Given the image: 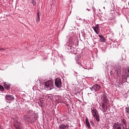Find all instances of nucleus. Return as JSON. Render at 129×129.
<instances>
[{
  "mask_svg": "<svg viewBox=\"0 0 129 129\" xmlns=\"http://www.w3.org/2000/svg\"><path fill=\"white\" fill-rule=\"evenodd\" d=\"M4 87L5 89H7V90H10V89H11V84L5 82L4 83Z\"/></svg>",
  "mask_w": 129,
  "mask_h": 129,
  "instance_id": "nucleus-12",
  "label": "nucleus"
},
{
  "mask_svg": "<svg viewBox=\"0 0 129 129\" xmlns=\"http://www.w3.org/2000/svg\"><path fill=\"white\" fill-rule=\"evenodd\" d=\"M31 4H32L33 6H36V2H35V1H32Z\"/></svg>",
  "mask_w": 129,
  "mask_h": 129,
  "instance_id": "nucleus-21",
  "label": "nucleus"
},
{
  "mask_svg": "<svg viewBox=\"0 0 129 129\" xmlns=\"http://www.w3.org/2000/svg\"><path fill=\"white\" fill-rule=\"evenodd\" d=\"M91 112L92 113L93 116H94V117L95 116H96L97 115H98L99 114H98V111H97V110H96L95 108H93L92 111Z\"/></svg>",
  "mask_w": 129,
  "mask_h": 129,
  "instance_id": "nucleus-11",
  "label": "nucleus"
},
{
  "mask_svg": "<svg viewBox=\"0 0 129 129\" xmlns=\"http://www.w3.org/2000/svg\"><path fill=\"white\" fill-rule=\"evenodd\" d=\"M100 88H101L100 86L98 84H96L92 87L91 90L92 91H98L100 90Z\"/></svg>",
  "mask_w": 129,
  "mask_h": 129,
  "instance_id": "nucleus-7",
  "label": "nucleus"
},
{
  "mask_svg": "<svg viewBox=\"0 0 129 129\" xmlns=\"http://www.w3.org/2000/svg\"><path fill=\"white\" fill-rule=\"evenodd\" d=\"M44 88L47 90H52L54 88V82L52 80H48L44 82Z\"/></svg>",
  "mask_w": 129,
  "mask_h": 129,
  "instance_id": "nucleus-2",
  "label": "nucleus"
},
{
  "mask_svg": "<svg viewBox=\"0 0 129 129\" xmlns=\"http://www.w3.org/2000/svg\"><path fill=\"white\" fill-rule=\"evenodd\" d=\"M121 123H122L121 124L122 125L123 128H124V126L125 125H127L126 120H125V119L122 118L121 119ZM123 125H124V126H123Z\"/></svg>",
  "mask_w": 129,
  "mask_h": 129,
  "instance_id": "nucleus-13",
  "label": "nucleus"
},
{
  "mask_svg": "<svg viewBox=\"0 0 129 129\" xmlns=\"http://www.w3.org/2000/svg\"><path fill=\"white\" fill-rule=\"evenodd\" d=\"M6 99L8 101H12V100H14L15 99V97L13 95H6Z\"/></svg>",
  "mask_w": 129,
  "mask_h": 129,
  "instance_id": "nucleus-9",
  "label": "nucleus"
},
{
  "mask_svg": "<svg viewBox=\"0 0 129 129\" xmlns=\"http://www.w3.org/2000/svg\"><path fill=\"white\" fill-rule=\"evenodd\" d=\"M124 129H129V125L128 126L127 125H126L125 126H124Z\"/></svg>",
  "mask_w": 129,
  "mask_h": 129,
  "instance_id": "nucleus-20",
  "label": "nucleus"
},
{
  "mask_svg": "<svg viewBox=\"0 0 129 129\" xmlns=\"http://www.w3.org/2000/svg\"><path fill=\"white\" fill-rule=\"evenodd\" d=\"M126 112L129 114V107H126L125 108Z\"/></svg>",
  "mask_w": 129,
  "mask_h": 129,
  "instance_id": "nucleus-18",
  "label": "nucleus"
},
{
  "mask_svg": "<svg viewBox=\"0 0 129 129\" xmlns=\"http://www.w3.org/2000/svg\"><path fill=\"white\" fill-rule=\"evenodd\" d=\"M14 126L16 129H22V124L19 122V118L17 117L14 118Z\"/></svg>",
  "mask_w": 129,
  "mask_h": 129,
  "instance_id": "nucleus-4",
  "label": "nucleus"
},
{
  "mask_svg": "<svg viewBox=\"0 0 129 129\" xmlns=\"http://www.w3.org/2000/svg\"><path fill=\"white\" fill-rule=\"evenodd\" d=\"M94 118L97 120V121L99 122L100 121V119H99V114L97 115V116L94 117Z\"/></svg>",
  "mask_w": 129,
  "mask_h": 129,
  "instance_id": "nucleus-15",
  "label": "nucleus"
},
{
  "mask_svg": "<svg viewBox=\"0 0 129 129\" xmlns=\"http://www.w3.org/2000/svg\"><path fill=\"white\" fill-rule=\"evenodd\" d=\"M0 90H1V91H4V90H5V88H4V87L1 85H0Z\"/></svg>",
  "mask_w": 129,
  "mask_h": 129,
  "instance_id": "nucleus-19",
  "label": "nucleus"
},
{
  "mask_svg": "<svg viewBox=\"0 0 129 129\" xmlns=\"http://www.w3.org/2000/svg\"><path fill=\"white\" fill-rule=\"evenodd\" d=\"M122 125L119 122L115 123L113 125V129H121Z\"/></svg>",
  "mask_w": 129,
  "mask_h": 129,
  "instance_id": "nucleus-8",
  "label": "nucleus"
},
{
  "mask_svg": "<svg viewBox=\"0 0 129 129\" xmlns=\"http://www.w3.org/2000/svg\"><path fill=\"white\" fill-rule=\"evenodd\" d=\"M92 28L95 33H96V34H97V35H98L99 33H100V28H99V26L98 25V24L96 25L95 26H93Z\"/></svg>",
  "mask_w": 129,
  "mask_h": 129,
  "instance_id": "nucleus-6",
  "label": "nucleus"
},
{
  "mask_svg": "<svg viewBox=\"0 0 129 129\" xmlns=\"http://www.w3.org/2000/svg\"><path fill=\"white\" fill-rule=\"evenodd\" d=\"M2 128V125H0V129Z\"/></svg>",
  "mask_w": 129,
  "mask_h": 129,
  "instance_id": "nucleus-24",
  "label": "nucleus"
},
{
  "mask_svg": "<svg viewBox=\"0 0 129 129\" xmlns=\"http://www.w3.org/2000/svg\"><path fill=\"white\" fill-rule=\"evenodd\" d=\"M99 38H100V39H101V38L103 37V36H102V35H99Z\"/></svg>",
  "mask_w": 129,
  "mask_h": 129,
  "instance_id": "nucleus-22",
  "label": "nucleus"
},
{
  "mask_svg": "<svg viewBox=\"0 0 129 129\" xmlns=\"http://www.w3.org/2000/svg\"><path fill=\"white\" fill-rule=\"evenodd\" d=\"M100 42H105V39H104V38L103 37L100 39Z\"/></svg>",
  "mask_w": 129,
  "mask_h": 129,
  "instance_id": "nucleus-17",
  "label": "nucleus"
},
{
  "mask_svg": "<svg viewBox=\"0 0 129 129\" xmlns=\"http://www.w3.org/2000/svg\"><path fill=\"white\" fill-rule=\"evenodd\" d=\"M0 50H3V51H5V48L0 47Z\"/></svg>",
  "mask_w": 129,
  "mask_h": 129,
  "instance_id": "nucleus-23",
  "label": "nucleus"
},
{
  "mask_svg": "<svg viewBox=\"0 0 129 129\" xmlns=\"http://www.w3.org/2000/svg\"><path fill=\"white\" fill-rule=\"evenodd\" d=\"M23 119L25 120L26 122H32V118L31 117H29L28 116H27L26 115H24L23 116Z\"/></svg>",
  "mask_w": 129,
  "mask_h": 129,
  "instance_id": "nucleus-10",
  "label": "nucleus"
},
{
  "mask_svg": "<svg viewBox=\"0 0 129 129\" xmlns=\"http://www.w3.org/2000/svg\"><path fill=\"white\" fill-rule=\"evenodd\" d=\"M86 124L88 128H90V123H89V121H88V118H86Z\"/></svg>",
  "mask_w": 129,
  "mask_h": 129,
  "instance_id": "nucleus-14",
  "label": "nucleus"
},
{
  "mask_svg": "<svg viewBox=\"0 0 129 129\" xmlns=\"http://www.w3.org/2000/svg\"><path fill=\"white\" fill-rule=\"evenodd\" d=\"M121 67H119L118 65H116L115 67L113 68L112 70L115 72L117 76H120V75H121Z\"/></svg>",
  "mask_w": 129,
  "mask_h": 129,
  "instance_id": "nucleus-3",
  "label": "nucleus"
},
{
  "mask_svg": "<svg viewBox=\"0 0 129 129\" xmlns=\"http://www.w3.org/2000/svg\"><path fill=\"white\" fill-rule=\"evenodd\" d=\"M40 13H37V17L36 18V22H40Z\"/></svg>",
  "mask_w": 129,
  "mask_h": 129,
  "instance_id": "nucleus-16",
  "label": "nucleus"
},
{
  "mask_svg": "<svg viewBox=\"0 0 129 129\" xmlns=\"http://www.w3.org/2000/svg\"><path fill=\"white\" fill-rule=\"evenodd\" d=\"M54 84L56 87L60 88L62 86V82L61 79L57 78L55 80Z\"/></svg>",
  "mask_w": 129,
  "mask_h": 129,
  "instance_id": "nucleus-5",
  "label": "nucleus"
},
{
  "mask_svg": "<svg viewBox=\"0 0 129 129\" xmlns=\"http://www.w3.org/2000/svg\"><path fill=\"white\" fill-rule=\"evenodd\" d=\"M101 99L102 101L101 103V104H102V110L103 112H105L107 110V108H108V105L109 103V101L107 99V95L104 94L101 97Z\"/></svg>",
  "mask_w": 129,
  "mask_h": 129,
  "instance_id": "nucleus-1",
  "label": "nucleus"
},
{
  "mask_svg": "<svg viewBox=\"0 0 129 129\" xmlns=\"http://www.w3.org/2000/svg\"><path fill=\"white\" fill-rule=\"evenodd\" d=\"M78 64H80V63L79 62H77Z\"/></svg>",
  "mask_w": 129,
  "mask_h": 129,
  "instance_id": "nucleus-25",
  "label": "nucleus"
},
{
  "mask_svg": "<svg viewBox=\"0 0 129 129\" xmlns=\"http://www.w3.org/2000/svg\"><path fill=\"white\" fill-rule=\"evenodd\" d=\"M127 72H129V69L127 70Z\"/></svg>",
  "mask_w": 129,
  "mask_h": 129,
  "instance_id": "nucleus-26",
  "label": "nucleus"
}]
</instances>
